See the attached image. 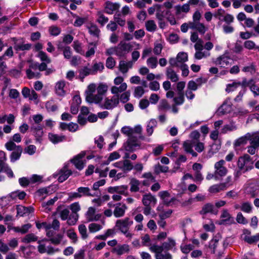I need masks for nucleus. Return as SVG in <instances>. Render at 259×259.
Returning a JSON list of instances; mask_svg holds the SVG:
<instances>
[{
  "instance_id": "1",
  "label": "nucleus",
  "mask_w": 259,
  "mask_h": 259,
  "mask_svg": "<svg viewBox=\"0 0 259 259\" xmlns=\"http://www.w3.org/2000/svg\"><path fill=\"white\" fill-rule=\"evenodd\" d=\"M176 245L175 240L171 238H168L167 241L164 242L161 245L156 244L151 245L149 249L151 252L155 253L156 259H172L171 254L167 251H175Z\"/></svg>"
},
{
  "instance_id": "2",
  "label": "nucleus",
  "mask_w": 259,
  "mask_h": 259,
  "mask_svg": "<svg viewBox=\"0 0 259 259\" xmlns=\"http://www.w3.org/2000/svg\"><path fill=\"white\" fill-rule=\"evenodd\" d=\"M121 132L128 137V139L124 144V147L126 151L133 152L139 149V145L134 141L135 138L133 136V128L125 126L121 128Z\"/></svg>"
},
{
  "instance_id": "3",
  "label": "nucleus",
  "mask_w": 259,
  "mask_h": 259,
  "mask_svg": "<svg viewBox=\"0 0 259 259\" xmlns=\"http://www.w3.org/2000/svg\"><path fill=\"white\" fill-rule=\"evenodd\" d=\"M253 161L248 154L239 157L237 163L239 170L243 172L251 170L253 167Z\"/></svg>"
},
{
  "instance_id": "4",
  "label": "nucleus",
  "mask_w": 259,
  "mask_h": 259,
  "mask_svg": "<svg viewBox=\"0 0 259 259\" xmlns=\"http://www.w3.org/2000/svg\"><path fill=\"white\" fill-rule=\"evenodd\" d=\"M95 196H96L95 193H92L91 190L88 187H79L76 190V192L70 193L69 194V197L71 199Z\"/></svg>"
},
{
  "instance_id": "5",
  "label": "nucleus",
  "mask_w": 259,
  "mask_h": 259,
  "mask_svg": "<svg viewBox=\"0 0 259 259\" xmlns=\"http://www.w3.org/2000/svg\"><path fill=\"white\" fill-rule=\"evenodd\" d=\"M47 241L48 240L45 239L37 241L38 244L37 249L39 253H47L48 254H52L60 251V249L58 248L53 247L50 245H48L47 244Z\"/></svg>"
},
{
  "instance_id": "6",
  "label": "nucleus",
  "mask_w": 259,
  "mask_h": 259,
  "mask_svg": "<svg viewBox=\"0 0 259 259\" xmlns=\"http://www.w3.org/2000/svg\"><path fill=\"white\" fill-rule=\"evenodd\" d=\"M194 48L196 52L194 54V58L197 60H200L202 58H205L210 55L208 51L204 50V46L201 39L199 40L194 45Z\"/></svg>"
},
{
  "instance_id": "7",
  "label": "nucleus",
  "mask_w": 259,
  "mask_h": 259,
  "mask_svg": "<svg viewBox=\"0 0 259 259\" xmlns=\"http://www.w3.org/2000/svg\"><path fill=\"white\" fill-rule=\"evenodd\" d=\"M133 224V221L129 218H125L124 219L117 220L115 223V227L117 228L123 234L127 233L130 227Z\"/></svg>"
},
{
  "instance_id": "8",
  "label": "nucleus",
  "mask_w": 259,
  "mask_h": 259,
  "mask_svg": "<svg viewBox=\"0 0 259 259\" xmlns=\"http://www.w3.org/2000/svg\"><path fill=\"white\" fill-rule=\"evenodd\" d=\"M119 104V95H113L110 99L106 98L100 105L102 109L112 110Z\"/></svg>"
},
{
  "instance_id": "9",
  "label": "nucleus",
  "mask_w": 259,
  "mask_h": 259,
  "mask_svg": "<svg viewBox=\"0 0 259 259\" xmlns=\"http://www.w3.org/2000/svg\"><path fill=\"white\" fill-rule=\"evenodd\" d=\"M142 128L140 125H137L133 128V136L134 137L135 143L138 144L139 145V149H143V147H141V143L139 142V140L145 141L147 142L150 141V139L146 138L142 134Z\"/></svg>"
},
{
  "instance_id": "10",
  "label": "nucleus",
  "mask_w": 259,
  "mask_h": 259,
  "mask_svg": "<svg viewBox=\"0 0 259 259\" xmlns=\"http://www.w3.org/2000/svg\"><path fill=\"white\" fill-rule=\"evenodd\" d=\"M232 59L228 56V52L226 51L225 54L219 56L213 61V62L221 67L225 68L232 64Z\"/></svg>"
},
{
  "instance_id": "11",
  "label": "nucleus",
  "mask_w": 259,
  "mask_h": 259,
  "mask_svg": "<svg viewBox=\"0 0 259 259\" xmlns=\"http://www.w3.org/2000/svg\"><path fill=\"white\" fill-rule=\"evenodd\" d=\"M221 220L218 224L220 225H231L235 224V220L227 209H224L221 213Z\"/></svg>"
},
{
  "instance_id": "12",
  "label": "nucleus",
  "mask_w": 259,
  "mask_h": 259,
  "mask_svg": "<svg viewBox=\"0 0 259 259\" xmlns=\"http://www.w3.org/2000/svg\"><path fill=\"white\" fill-rule=\"evenodd\" d=\"M225 161L223 159L217 162L214 164V172L219 180L225 177L227 174L228 170L227 168L225 167Z\"/></svg>"
},
{
  "instance_id": "13",
  "label": "nucleus",
  "mask_w": 259,
  "mask_h": 259,
  "mask_svg": "<svg viewBox=\"0 0 259 259\" xmlns=\"http://www.w3.org/2000/svg\"><path fill=\"white\" fill-rule=\"evenodd\" d=\"M30 131L35 137L36 142L41 143L44 135L43 126L41 124H31Z\"/></svg>"
},
{
  "instance_id": "14",
  "label": "nucleus",
  "mask_w": 259,
  "mask_h": 259,
  "mask_svg": "<svg viewBox=\"0 0 259 259\" xmlns=\"http://www.w3.org/2000/svg\"><path fill=\"white\" fill-rule=\"evenodd\" d=\"M96 90H97V87L95 83H92L88 86L85 91V100L87 102L96 104L94 94Z\"/></svg>"
},
{
  "instance_id": "15",
  "label": "nucleus",
  "mask_w": 259,
  "mask_h": 259,
  "mask_svg": "<svg viewBox=\"0 0 259 259\" xmlns=\"http://www.w3.org/2000/svg\"><path fill=\"white\" fill-rule=\"evenodd\" d=\"M108 89V86L106 83H100L97 87V94L95 95L96 104L101 103L103 99V96L106 94Z\"/></svg>"
},
{
  "instance_id": "16",
  "label": "nucleus",
  "mask_w": 259,
  "mask_h": 259,
  "mask_svg": "<svg viewBox=\"0 0 259 259\" xmlns=\"http://www.w3.org/2000/svg\"><path fill=\"white\" fill-rule=\"evenodd\" d=\"M202 165L199 163H194L192 166V169L194 171L193 181L200 184L203 180V177L201 172Z\"/></svg>"
},
{
  "instance_id": "17",
  "label": "nucleus",
  "mask_w": 259,
  "mask_h": 259,
  "mask_svg": "<svg viewBox=\"0 0 259 259\" xmlns=\"http://www.w3.org/2000/svg\"><path fill=\"white\" fill-rule=\"evenodd\" d=\"M116 48V50H117V56L122 57L132 50V46L130 43H126L122 41L118 45Z\"/></svg>"
},
{
  "instance_id": "18",
  "label": "nucleus",
  "mask_w": 259,
  "mask_h": 259,
  "mask_svg": "<svg viewBox=\"0 0 259 259\" xmlns=\"http://www.w3.org/2000/svg\"><path fill=\"white\" fill-rule=\"evenodd\" d=\"M108 191L110 193H117L119 195L127 196L128 195V186L127 185H121L115 187H110Z\"/></svg>"
},
{
  "instance_id": "19",
  "label": "nucleus",
  "mask_w": 259,
  "mask_h": 259,
  "mask_svg": "<svg viewBox=\"0 0 259 259\" xmlns=\"http://www.w3.org/2000/svg\"><path fill=\"white\" fill-rule=\"evenodd\" d=\"M95 208L90 207L85 213L86 219L88 222L97 221L101 218V214H96Z\"/></svg>"
},
{
  "instance_id": "20",
  "label": "nucleus",
  "mask_w": 259,
  "mask_h": 259,
  "mask_svg": "<svg viewBox=\"0 0 259 259\" xmlns=\"http://www.w3.org/2000/svg\"><path fill=\"white\" fill-rule=\"evenodd\" d=\"M126 209L127 207L124 204H121L120 203L116 204L113 211V214L114 217L115 218H120L123 217L125 214Z\"/></svg>"
},
{
  "instance_id": "21",
  "label": "nucleus",
  "mask_w": 259,
  "mask_h": 259,
  "mask_svg": "<svg viewBox=\"0 0 259 259\" xmlns=\"http://www.w3.org/2000/svg\"><path fill=\"white\" fill-rule=\"evenodd\" d=\"M157 200L154 196L151 193L145 194L143 196L142 202L144 206H154Z\"/></svg>"
},
{
  "instance_id": "22",
  "label": "nucleus",
  "mask_w": 259,
  "mask_h": 259,
  "mask_svg": "<svg viewBox=\"0 0 259 259\" xmlns=\"http://www.w3.org/2000/svg\"><path fill=\"white\" fill-rule=\"evenodd\" d=\"M218 212V209L215 208L212 204L209 203L205 204L200 211V213L202 215L206 214L208 213L217 214Z\"/></svg>"
},
{
  "instance_id": "23",
  "label": "nucleus",
  "mask_w": 259,
  "mask_h": 259,
  "mask_svg": "<svg viewBox=\"0 0 259 259\" xmlns=\"http://www.w3.org/2000/svg\"><path fill=\"white\" fill-rule=\"evenodd\" d=\"M232 110V105L229 100H226L218 110L219 115H224Z\"/></svg>"
},
{
  "instance_id": "24",
  "label": "nucleus",
  "mask_w": 259,
  "mask_h": 259,
  "mask_svg": "<svg viewBox=\"0 0 259 259\" xmlns=\"http://www.w3.org/2000/svg\"><path fill=\"white\" fill-rule=\"evenodd\" d=\"M130 251V246L126 244H119L112 249V252L116 253L118 255H121L128 253Z\"/></svg>"
},
{
  "instance_id": "25",
  "label": "nucleus",
  "mask_w": 259,
  "mask_h": 259,
  "mask_svg": "<svg viewBox=\"0 0 259 259\" xmlns=\"http://www.w3.org/2000/svg\"><path fill=\"white\" fill-rule=\"evenodd\" d=\"M119 8V5L117 3H113L110 1H107L105 4V13L108 14H112L113 12Z\"/></svg>"
},
{
  "instance_id": "26",
  "label": "nucleus",
  "mask_w": 259,
  "mask_h": 259,
  "mask_svg": "<svg viewBox=\"0 0 259 259\" xmlns=\"http://www.w3.org/2000/svg\"><path fill=\"white\" fill-rule=\"evenodd\" d=\"M50 141L54 144H57L66 140V137L63 135L49 133L48 135Z\"/></svg>"
},
{
  "instance_id": "27",
  "label": "nucleus",
  "mask_w": 259,
  "mask_h": 259,
  "mask_svg": "<svg viewBox=\"0 0 259 259\" xmlns=\"http://www.w3.org/2000/svg\"><path fill=\"white\" fill-rule=\"evenodd\" d=\"M33 211L32 207H25L22 205H18L17 207V215L20 217L28 215Z\"/></svg>"
},
{
  "instance_id": "28",
  "label": "nucleus",
  "mask_w": 259,
  "mask_h": 259,
  "mask_svg": "<svg viewBox=\"0 0 259 259\" xmlns=\"http://www.w3.org/2000/svg\"><path fill=\"white\" fill-rule=\"evenodd\" d=\"M66 82L64 80H60L56 82L55 85L56 93L60 96H63L65 95L64 88Z\"/></svg>"
},
{
  "instance_id": "29",
  "label": "nucleus",
  "mask_w": 259,
  "mask_h": 259,
  "mask_svg": "<svg viewBox=\"0 0 259 259\" xmlns=\"http://www.w3.org/2000/svg\"><path fill=\"white\" fill-rule=\"evenodd\" d=\"M142 178L145 179L142 182V185L145 186H149L152 183L156 181L155 177L150 172L143 174Z\"/></svg>"
},
{
  "instance_id": "30",
  "label": "nucleus",
  "mask_w": 259,
  "mask_h": 259,
  "mask_svg": "<svg viewBox=\"0 0 259 259\" xmlns=\"http://www.w3.org/2000/svg\"><path fill=\"white\" fill-rule=\"evenodd\" d=\"M133 66V61L126 62L122 60L119 63V69L122 73L127 72L130 68H132Z\"/></svg>"
},
{
  "instance_id": "31",
  "label": "nucleus",
  "mask_w": 259,
  "mask_h": 259,
  "mask_svg": "<svg viewBox=\"0 0 259 259\" xmlns=\"http://www.w3.org/2000/svg\"><path fill=\"white\" fill-rule=\"evenodd\" d=\"M79 75L78 78L82 81H83L84 78L90 75H92V72L91 68L88 66H84L79 70Z\"/></svg>"
},
{
  "instance_id": "32",
  "label": "nucleus",
  "mask_w": 259,
  "mask_h": 259,
  "mask_svg": "<svg viewBox=\"0 0 259 259\" xmlns=\"http://www.w3.org/2000/svg\"><path fill=\"white\" fill-rule=\"evenodd\" d=\"M166 75L168 79L172 82H177L179 80V75L176 72L170 67H167L166 71Z\"/></svg>"
},
{
  "instance_id": "33",
  "label": "nucleus",
  "mask_w": 259,
  "mask_h": 259,
  "mask_svg": "<svg viewBox=\"0 0 259 259\" xmlns=\"http://www.w3.org/2000/svg\"><path fill=\"white\" fill-rule=\"evenodd\" d=\"M225 190H226V184L220 183L210 186L208 191L211 193H217Z\"/></svg>"
},
{
  "instance_id": "34",
  "label": "nucleus",
  "mask_w": 259,
  "mask_h": 259,
  "mask_svg": "<svg viewBox=\"0 0 259 259\" xmlns=\"http://www.w3.org/2000/svg\"><path fill=\"white\" fill-rule=\"evenodd\" d=\"M127 89L126 83H121L119 87L117 85L112 86L111 88V92L114 95H119V93L123 92Z\"/></svg>"
},
{
  "instance_id": "35",
  "label": "nucleus",
  "mask_w": 259,
  "mask_h": 259,
  "mask_svg": "<svg viewBox=\"0 0 259 259\" xmlns=\"http://www.w3.org/2000/svg\"><path fill=\"white\" fill-rule=\"evenodd\" d=\"M249 137L250 133H247L244 136L240 137L235 141L234 144V146L235 147H237L244 146L247 143Z\"/></svg>"
},
{
  "instance_id": "36",
  "label": "nucleus",
  "mask_w": 259,
  "mask_h": 259,
  "mask_svg": "<svg viewBox=\"0 0 259 259\" xmlns=\"http://www.w3.org/2000/svg\"><path fill=\"white\" fill-rule=\"evenodd\" d=\"M96 21L101 26H104L108 21V17H106L102 11H98L97 15Z\"/></svg>"
},
{
  "instance_id": "37",
  "label": "nucleus",
  "mask_w": 259,
  "mask_h": 259,
  "mask_svg": "<svg viewBox=\"0 0 259 259\" xmlns=\"http://www.w3.org/2000/svg\"><path fill=\"white\" fill-rule=\"evenodd\" d=\"M22 152V148L21 147H18L16 150L12 152L10 155V160L11 162H15L16 161L19 160L21 157Z\"/></svg>"
},
{
  "instance_id": "38",
  "label": "nucleus",
  "mask_w": 259,
  "mask_h": 259,
  "mask_svg": "<svg viewBox=\"0 0 259 259\" xmlns=\"http://www.w3.org/2000/svg\"><path fill=\"white\" fill-rule=\"evenodd\" d=\"M15 117L12 114H10L8 115L5 114L4 115L0 116V124L4 123L6 121L9 124L13 123L15 121Z\"/></svg>"
},
{
  "instance_id": "39",
  "label": "nucleus",
  "mask_w": 259,
  "mask_h": 259,
  "mask_svg": "<svg viewBox=\"0 0 259 259\" xmlns=\"http://www.w3.org/2000/svg\"><path fill=\"white\" fill-rule=\"evenodd\" d=\"M157 121L155 119H151L147 123L146 132L149 136L152 135L153 133L154 128L157 126Z\"/></svg>"
},
{
  "instance_id": "40",
  "label": "nucleus",
  "mask_w": 259,
  "mask_h": 259,
  "mask_svg": "<svg viewBox=\"0 0 259 259\" xmlns=\"http://www.w3.org/2000/svg\"><path fill=\"white\" fill-rule=\"evenodd\" d=\"M72 174L71 170L69 169H62L60 171V176L58 178L59 182L62 183L66 180Z\"/></svg>"
},
{
  "instance_id": "41",
  "label": "nucleus",
  "mask_w": 259,
  "mask_h": 259,
  "mask_svg": "<svg viewBox=\"0 0 259 259\" xmlns=\"http://www.w3.org/2000/svg\"><path fill=\"white\" fill-rule=\"evenodd\" d=\"M31 225L30 224H26L21 227H15L12 228V229L15 232L17 233H20L21 234H25L26 233L28 230L31 228Z\"/></svg>"
},
{
  "instance_id": "42",
  "label": "nucleus",
  "mask_w": 259,
  "mask_h": 259,
  "mask_svg": "<svg viewBox=\"0 0 259 259\" xmlns=\"http://www.w3.org/2000/svg\"><path fill=\"white\" fill-rule=\"evenodd\" d=\"M130 184L131 186L130 191L131 192H136L139 191L140 182L138 180L135 178H132L131 180Z\"/></svg>"
},
{
  "instance_id": "43",
  "label": "nucleus",
  "mask_w": 259,
  "mask_h": 259,
  "mask_svg": "<svg viewBox=\"0 0 259 259\" xmlns=\"http://www.w3.org/2000/svg\"><path fill=\"white\" fill-rule=\"evenodd\" d=\"M92 75L96 74L98 72H102L104 69V66L102 62L94 63L92 67L91 68Z\"/></svg>"
},
{
  "instance_id": "44",
  "label": "nucleus",
  "mask_w": 259,
  "mask_h": 259,
  "mask_svg": "<svg viewBox=\"0 0 259 259\" xmlns=\"http://www.w3.org/2000/svg\"><path fill=\"white\" fill-rule=\"evenodd\" d=\"M201 78H197L196 80V82L193 80H190L189 81L188 83V90L191 91H196L198 88V86H200L201 84Z\"/></svg>"
},
{
  "instance_id": "45",
  "label": "nucleus",
  "mask_w": 259,
  "mask_h": 259,
  "mask_svg": "<svg viewBox=\"0 0 259 259\" xmlns=\"http://www.w3.org/2000/svg\"><path fill=\"white\" fill-rule=\"evenodd\" d=\"M88 29L90 34L97 37L99 36L100 30L96 24L93 23L91 24L90 25L88 26Z\"/></svg>"
},
{
  "instance_id": "46",
  "label": "nucleus",
  "mask_w": 259,
  "mask_h": 259,
  "mask_svg": "<svg viewBox=\"0 0 259 259\" xmlns=\"http://www.w3.org/2000/svg\"><path fill=\"white\" fill-rule=\"evenodd\" d=\"M251 145L259 147V135L257 133H250V137L248 139Z\"/></svg>"
},
{
  "instance_id": "47",
  "label": "nucleus",
  "mask_w": 259,
  "mask_h": 259,
  "mask_svg": "<svg viewBox=\"0 0 259 259\" xmlns=\"http://www.w3.org/2000/svg\"><path fill=\"white\" fill-rule=\"evenodd\" d=\"M245 193L251 198L256 197L258 193V190L254 187L248 186L245 190Z\"/></svg>"
},
{
  "instance_id": "48",
  "label": "nucleus",
  "mask_w": 259,
  "mask_h": 259,
  "mask_svg": "<svg viewBox=\"0 0 259 259\" xmlns=\"http://www.w3.org/2000/svg\"><path fill=\"white\" fill-rule=\"evenodd\" d=\"M78 219V214L77 213H72L69 214L67 219V223L69 226H73L76 224Z\"/></svg>"
},
{
  "instance_id": "49",
  "label": "nucleus",
  "mask_w": 259,
  "mask_h": 259,
  "mask_svg": "<svg viewBox=\"0 0 259 259\" xmlns=\"http://www.w3.org/2000/svg\"><path fill=\"white\" fill-rule=\"evenodd\" d=\"M38 237L33 233H30L25 236L22 239V242L25 243H29L37 240Z\"/></svg>"
},
{
  "instance_id": "50",
  "label": "nucleus",
  "mask_w": 259,
  "mask_h": 259,
  "mask_svg": "<svg viewBox=\"0 0 259 259\" xmlns=\"http://www.w3.org/2000/svg\"><path fill=\"white\" fill-rule=\"evenodd\" d=\"M240 210L244 212L250 213L252 212V205L249 202H244L240 206Z\"/></svg>"
},
{
  "instance_id": "51",
  "label": "nucleus",
  "mask_w": 259,
  "mask_h": 259,
  "mask_svg": "<svg viewBox=\"0 0 259 259\" xmlns=\"http://www.w3.org/2000/svg\"><path fill=\"white\" fill-rule=\"evenodd\" d=\"M177 14H180L182 12L187 13L190 10L189 4H185L182 6L177 5L175 7Z\"/></svg>"
},
{
  "instance_id": "52",
  "label": "nucleus",
  "mask_w": 259,
  "mask_h": 259,
  "mask_svg": "<svg viewBox=\"0 0 259 259\" xmlns=\"http://www.w3.org/2000/svg\"><path fill=\"white\" fill-rule=\"evenodd\" d=\"M63 237V234L59 233L49 239V241L54 245H58L61 243Z\"/></svg>"
},
{
  "instance_id": "53",
  "label": "nucleus",
  "mask_w": 259,
  "mask_h": 259,
  "mask_svg": "<svg viewBox=\"0 0 259 259\" xmlns=\"http://www.w3.org/2000/svg\"><path fill=\"white\" fill-rule=\"evenodd\" d=\"M57 212L61 220L63 221L67 220L70 213L69 210L67 208H63L62 209L57 210Z\"/></svg>"
},
{
  "instance_id": "54",
  "label": "nucleus",
  "mask_w": 259,
  "mask_h": 259,
  "mask_svg": "<svg viewBox=\"0 0 259 259\" xmlns=\"http://www.w3.org/2000/svg\"><path fill=\"white\" fill-rule=\"evenodd\" d=\"M103 228L102 225L96 224V223H91L89 226V230L90 233H95L97 232Z\"/></svg>"
},
{
  "instance_id": "55",
  "label": "nucleus",
  "mask_w": 259,
  "mask_h": 259,
  "mask_svg": "<svg viewBox=\"0 0 259 259\" xmlns=\"http://www.w3.org/2000/svg\"><path fill=\"white\" fill-rule=\"evenodd\" d=\"M244 47L248 50L256 49L259 52V46H256L254 41L246 40L244 42Z\"/></svg>"
},
{
  "instance_id": "56",
  "label": "nucleus",
  "mask_w": 259,
  "mask_h": 259,
  "mask_svg": "<svg viewBox=\"0 0 259 259\" xmlns=\"http://www.w3.org/2000/svg\"><path fill=\"white\" fill-rule=\"evenodd\" d=\"M158 195L165 204H169L170 201H169L168 198L169 197L170 194L168 191H161L159 193Z\"/></svg>"
},
{
  "instance_id": "57",
  "label": "nucleus",
  "mask_w": 259,
  "mask_h": 259,
  "mask_svg": "<svg viewBox=\"0 0 259 259\" xmlns=\"http://www.w3.org/2000/svg\"><path fill=\"white\" fill-rule=\"evenodd\" d=\"M158 108L159 111H164L169 109L170 106L167 101L165 99H163L159 102Z\"/></svg>"
},
{
  "instance_id": "58",
  "label": "nucleus",
  "mask_w": 259,
  "mask_h": 259,
  "mask_svg": "<svg viewBox=\"0 0 259 259\" xmlns=\"http://www.w3.org/2000/svg\"><path fill=\"white\" fill-rule=\"evenodd\" d=\"M90 46H93L92 47L90 46L88 47V51L85 53L84 56L87 58H89L92 56H94L95 53V49L96 46L94 42H91L89 44Z\"/></svg>"
},
{
  "instance_id": "59",
  "label": "nucleus",
  "mask_w": 259,
  "mask_h": 259,
  "mask_svg": "<svg viewBox=\"0 0 259 259\" xmlns=\"http://www.w3.org/2000/svg\"><path fill=\"white\" fill-rule=\"evenodd\" d=\"M71 162L78 170H81L84 167V163L82 160L79 158H74L71 160Z\"/></svg>"
},
{
  "instance_id": "60",
  "label": "nucleus",
  "mask_w": 259,
  "mask_h": 259,
  "mask_svg": "<svg viewBox=\"0 0 259 259\" xmlns=\"http://www.w3.org/2000/svg\"><path fill=\"white\" fill-rule=\"evenodd\" d=\"M177 58L180 64H184L188 60V55L186 53L180 52L177 55Z\"/></svg>"
},
{
  "instance_id": "61",
  "label": "nucleus",
  "mask_w": 259,
  "mask_h": 259,
  "mask_svg": "<svg viewBox=\"0 0 259 259\" xmlns=\"http://www.w3.org/2000/svg\"><path fill=\"white\" fill-rule=\"evenodd\" d=\"M239 87V84L237 81H233L231 83H229L227 85L226 91L228 93L233 92L235 91Z\"/></svg>"
},
{
  "instance_id": "62",
  "label": "nucleus",
  "mask_w": 259,
  "mask_h": 259,
  "mask_svg": "<svg viewBox=\"0 0 259 259\" xmlns=\"http://www.w3.org/2000/svg\"><path fill=\"white\" fill-rule=\"evenodd\" d=\"M244 240L248 244H252L255 243L259 241V237L257 234L254 236H245L244 238Z\"/></svg>"
},
{
  "instance_id": "63",
  "label": "nucleus",
  "mask_w": 259,
  "mask_h": 259,
  "mask_svg": "<svg viewBox=\"0 0 259 259\" xmlns=\"http://www.w3.org/2000/svg\"><path fill=\"white\" fill-rule=\"evenodd\" d=\"M78 231L82 239H84L88 237L87 229L84 225L81 224L79 225Z\"/></svg>"
},
{
  "instance_id": "64",
  "label": "nucleus",
  "mask_w": 259,
  "mask_h": 259,
  "mask_svg": "<svg viewBox=\"0 0 259 259\" xmlns=\"http://www.w3.org/2000/svg\"><path fill=\"white\" fill-rule=\"evenodd\" d=\"M147 64L149 67L152 69L155 68L157 65V58L154 57L149 58L147 60Z\"/></svg>"
}]
</instances>
